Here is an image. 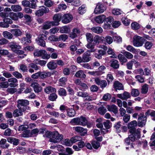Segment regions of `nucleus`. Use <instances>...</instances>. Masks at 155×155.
Returning a JSON list of instances; mask_svg holds the SVG:
<instances>
[{"label": "nucleus", "instance_id": "obj_15", "mask_svg": "<svg viewBox=\"0 0 155 155\" xmlns=\"http://www.w3.org/2000/svg\"><path fill=\"white\" fill-rule=\"evenodd\" d=\"M80 33L79 29L78 28H74L72 30V32L69 33V37L74 39L77 36V34L79 35Z\"/></svg>", "mask_w": 155, "mask_h": 155}, {"label": "nucleus", "instance_id": "obj_49", "mask_svg": "<svg viewBox=\"0 0 155 155\" xmlns=\"http://www.w3.org/2000/svg\"><path fill=\"white\" fill-rule=\"evenodd\" d=\"M122 53L128 59H131L133 57V55L131 53L128 51H124Z\"/></svg>", "mask_w": 155, "mask_h": 155}, {"label": "nucleus", "instance_id": "obj_4", "mask_svg": "<svg viewBox=\"0 0 155 155\" xmlns=\"http://www.w3.org/2000/svg\"><path fill=\"white\" fill-rule=\"evenodd\" d=\"M34 55L38 57H41L45 59H48L50 58V54H47L46 51L44 50H36L34 53Z\"/></svg>", "mask_w": 155, "mask_h": 155}, {"label": "nucleus", "instance_id": "obj_10", "mask_svg": "<svg viewBox=\"0 0 155 155\" xmlns=\"http://www.w3.org/2000/svg\"><path fill=\"white\" fill-rule=\"evenodd\" d=\"M72 15L70 13L62 14L61 22L64 24H67L70 23L73 19Z\"/></svg>", "mask_w": 155, "mask_h": 155}, {"label": "nucleus", "instance_id": "obj_64", "mask_svg": "<svg viewBox=\"0 0 155 155\" xmlns=\"http://www.w3.org/2000/svg\"><path fill=\"white\" fill-rule=\"evenodd\" d=\"M12 74L18 79L21 78L23 77L21 74L18 71H15L13 72Z\"/></svg>", "mask_w": 155, "mask_h": 155}, {"label": "nucleus", "instance_id": "obj_55", "mask_svg": "<svg viewBox=\"0 0 155 155\" xmlns=\"http://www.w3.org/2000/svg\"><path fill=\"white\" fill-rule=\"evenodd\" d=\"M68 36L66 34H62L60 35L58 38V41L61 40L63 41H65L68 39Z\"/></svg>", "mask_w": 155, "mask_h": 155}, {"label": "nucleus", "instance_id": "obj_9", "mask_svg": "<svg viewBox=\"0 0 155 155\" xmlns=\"http://www.w3.org/2000/svg\"><path fill=\"white\" fill-rule=\"evenodd\" d=\"M62 14L58 13L54 14L53 17V21H51V24L52 25V26H58L59 24V22L62 20Z\"/></svg>", "mask_w": 155, "mask_h": 155}, {"label": "nucleus", "instance_id": "obj_38", "mask_svg": "<svg viewBox=\"0 0 155 155\" xmlns=\"http://www.w3.org/2000/svg\"><path fill=\"white\" fill-rule=\"evenodd\" d=\"M86 36L87 41L88 43H92L94 41L93 36L91 33H87Z\"/></svg>", "mask_w": 155, "mask_h": 155}, {"label": "nucleus", "instance_id": "obj_7", "mask_svg": "<svg viewBox=\"0 0 155 155\" xmlns=\"http://www.w3.org/2000/svg\"><path fill=\"white\" fill-rule=\"evenodd\" d=\"M43 34H40L38 37L36 39V41L40 46L45 47V40L47 39L48 37L46 36Z\"/></svg>", "mask_w": 155, "mask_h": 155}, {"label": "nucleus", "instance_id": "obj_54", "mask_svg": "<svg viewBox=\"0 0 155 155\" xmlns=\"http://www.w3.org/2000/svg\"><path fill=\"white\" fill-rule=\"evenodd\" d=\"M113 39L114 41L119 43L122 42V38L120 36L114 35L113 36Z\"/></svg>", "mask_w": 155, "mask_h": 155}, {"label": "nucleus", "instance_id": "obj_14", "mask_svg": "<svg viewBox=\"0 0 155 155\" xmlns=\"http://www.w3.org/2000/svg\"><path fill=\"white\" fill-rule=\"evenodd\" d=\"M75 131L79 133L81 136H84L87 134V129L83 127L77 126L75 128Z\"/></svg>", "mask_w": 155, "mask_h": 155}, {"label": "nucleus", "instance_id": "obj_63", "mask_svg": "<svg viewBox=\"0 0 155 155\" xmlns=\"http://www.w3.org/2000/svg\"><path fill=\"white\" fill-rule=\"evenodd\" d=\"M88 95V94L84 91H79L77 93V95L83 97H85Z\"/></svg>", "mask_w": 155, "mask_h": 155}, {"label": "nucleus", "instance_id": "obj_32", "mask_svg": "<svg viewBox=\"0 0 155 155\" xmlns=\"http://www.w3.org/2000/svg\"><path fill=\"white\" fill-rule=\"evenodd\" d=\"M121 122L119 121L117 123H116L114 126V128L116 129V131L118 133H120L121 131V127L122 126Z\"/></svg>", "mask_w": 155, "mask_h": 155}, {"label": "nucleus", "instance_id": "obj_13", "mask_svg": "<svg viewBox=\"0 0 155 155\" xmlns=\"http://www.w3.org/2000/svg\"><path fill=\"white\" fill-rule=\"evenodd\" d=\"M12 23V19L9 18H4L3 21L0 22V27L7 28L9 26V24Z\"/></svg>", "mask_w": 155, "mask_h": 155}, {"label": "nucleus", "instance_id": "obj_43", "mask_svg": "<svg viewBox=\"0 0 155 155\" xmlns=\"http://www.w3.org/2000/svg\"><path fill=\"white\" fill-rule=\"evenodd\" d=\"M107 111L106 109L103 106L100 107L98 110V113L101 115H104Z\"/></svg>", "mask_w": 155, "mask_h": 155}, {"label": "nucleus", "instance_id": "obj_56", "mask_svg": "<svg viewBox=\"0 0 155 155\" xmlns=\"http://www.w3.org/2000/svg\"><path fill=\"white\" fill-rule=\"evenodd\" d=\"M112 22V26L114 28H117L118 27L121 25V23L120 21H117L114 20Z\"/></svg>", "mask_w": 155, "mask_h": 155}, {"label": "nucleus", "instance_id": "obj_35", "mask_svg": "<svg viewBox=\"0 0 155 155\" xmlns=\"http://www.w3.org/2000/svg\"><path fill=\"white\" fill-rule=\"evenodd\" d=\"M132 28L135 30H137L140 28L141 25L136 22H134L131 24Z\"/></svg>", "mask_w": 155, "mask_h": 155}, {"label": "nucleus", "instance_id": "obj_3", "mask_svg": "<svg viewBox=\"0 0 155 155\" xmlns=\"http://www.w3.org/2000/svg\"><path fill=\"white\" fill-rule=\"evenodd\" d=\"M17 107L22 111H25L27 106L29 104V101L26 99H19L17 101Z\"/></svg>", "mask_w": 155, "mask_h": 155}, {"label": "nucleus", "instance_id": "obj_24", "mask_svg": "<svg viewBox=\"0 0 155 155\" xmlns=\"http://www.w3.org/2000/svg\"><path fill=\"white\" fill-rule=\"evenodd\" d=\"M10 32L12 33V35H13L16 37L20 36L22 35V32L20 29L18 28L11 29Z\"/></svg>", "mask_w": 155, "mask_h": 155}, {"label": "nucleus", "instance_id": "obj_53", "mask_svg": "<svg viewBox=\"0 0 155 155\" xmlns=\"http://www.w3.org/2000/svg\"><path fill=\"white\" fill-rule=\"evenodd\" d=\"M130 116L129 114H125L123 116V120L124 123L123 124V125H124L125 123H127L130 120Z\"/></svg>", "mask_w": 155, "mask_h": 155}, {"label": "nucleus", "instance_id": "obj_31", "mask_svg": "<svg viewBox=\"0 0 155 155\" xmlns=\"http://www.w3.org/2000/svg\"><path fill=\"white\" fill-rule=\"evenodd\" d=\"M58 94L60 96L65 97L67 95V93L65 89L60 88L58 91Z\"/></svg>", "mask_w": 155, "mask_h": 155}, {"label": "nucleus", "instance_id": "obj_58", "mask_svg": "<svg viewBox=\"0 0 155 155\" xmlns=\"http://www.w3.org/2000/svg\"><path fill=\"white\" fill-rule=\"evenodd\" d=\"M67 8L66 5L64 4H60L58 6V8L55 9V12H58L61 10L65 9Z\"/></svg>", "mask_w": 155, "mask_h": 155}, {"label": "nucleus", "instance_id": "obj_25", "mask_svg": "<svg viewBox=\"0 0 155 155\" xmlns=\"http://www.w3.org/2000/svg\"><path fill=\"white\" fill-rule=\"evenodd\" d=\"M74 76L77 78L84 79H85L86 77V75L84 73L83 71L82 70H79L77 71L74 75Z\"/></svg>", "mask_w": 155, "mask_h": 155}, {"label": "nucleus", "instance_id": "obj_5", "mask_svg": "<svg viewBox=\"0 0 155 155\" xmlns=\"http://www.w3.org/2000/svg\"><path fill=\"white\" fill-rule=\"evenodd\" d=\"M49 11L48 8L44 6H41L39 7L38 9L35 11V14L36 16L41 17L44 14L48 13Z\"/></svg>", "mask_w": 155, "mask_h": 155}, {"label": "nucleus", "instance_id": "obj_46", "mask_svg": "<svg viewBox=\"0 0 155 155\" xmlns=\"http://www.w3.org/2000/svg\"><path fill=\"white\" fill-rule=\"evenodd\" d=\"M57 97L58 96L57 95L54 93H53L51 94L50 95L48 96L49 100L52 101H56Z\"/></svg>", "mask_w": 155, "mask_h": 155}, {"label": "nucleus", "instance_id": "obj_47", "mask_svg": "<svg viewBox=\"0 0 155 155\" xmlns=\"http://www.w3.org/2000/svg\"><path fill=\"white\" fill-rule=\"evenodd\" d=\"M78 85L81 87L79 89L82 91H85L88 89V87L87 85L84 83H79Z\"/></svg>", "mask_w": 155, "mask_h": 155}, {"label": "nucleus", "instance_id": "obj_18", "mask_svg": "<svg viewBox=\"0 0 155 155\" xmlns=\"http://www.w3.org/2000/svg\"><path fill=\"white\" fill-rule=\"evenodd\" d=\"M30 86L33 87L35 93H38L42 90L41 87L40 86L39 84L37 83H32Z\"/></svg>", "mask_w": 155, "mask_h": 155}, {"label": "nucleus", "instance_id": "obj_45", "mask_svg": "<svg viewBox=\"0 0 155 155\" xmlns=\"http://www.w3.org/2000/svg\"><path fill=\"white\" fill-rule=\"evenodd\" d=\"M120 62H126L127 61L124 56L121 54H119L117 56Z\"/></svg>", "mask_w": 155, "mask_h": 155}, {"label": "nucleus", "instance_id": "obj_61", "mask_svg": "<svg viewBox=\"0 0 155 155\" xmlns=\"http://www.w3.org/2000/svg\"><path fill=\"white\" fill-rule=\"evenodd\" d=\"M10 47L11 48L12 51L15 53L16 51H17V50L21 48L20 46H18L16 45H10Z\"/></svg>", "mask_w": 155, "mask_h": 155}, {"label": "nucleus", "instance_id": "obj_29", "mask_svg": "<svg viewBox=\"0 0 155 155\" xmlns=\"http://www.w3.org/2000/svg\"><path fill=\"white\" fill-rule=\"evenodd\" d=\"M126 49L128 51L133 53L137 54L140 51V49L137 50L132 46L129 45L126 47Z\"/></svg>", "mask_w": 155, "mask_h": 155}, {"label": "nucleus", "instance_id": "obj_22", "mask_svg": "<svg viewBox=\"0 0 155 155\" xmlns=\"http://www.w3.org/2000/svg\"><path fill=\"white\" fill-rule=\"evenodd\" d=\"M90 52L88 51L85 52L83 54L82 58L83 60V62H88L91 60V57H90Z\"/></svg>", "mask_w": 155, "mask_h": 155}, {"label": "nucleus", "instance_id": "obj_8", "mask_svg": "<svg viewBox=\"0 0 155 155\" xmlns=\"http://www.w3.org/2000/svg\"><path fill=\"white\" fill-rule=\"evenodd\" d=\"M106 9L105 4L103 3H98L96 6L94 12L95 14H99L103 13Z\"/></svg>", "mask_w": 155, "mask_h": 155}, {"label": "nucleus", "instance_id": "obj_51", "mask_svg": "<svg viewBox=\"0 0 155 155\" xmlns=\"http://www.w3.org/2000/svg\"><path fill=\"white\" fill-rule=\"evenodd\" d=\"M135 62V59H132L130 61L127 63L126 65L127 68L129 70L132 69V68L133 64Z\"/></svg>", "mask_w": 155, "mask_h": 155}, {"label": "nucleus", "instance_id": "obj_20", "mask_svg": "<svg viewBox=\"0 0 155 155\" xmlns=\"http://www.w3.org/2000/svg\"><path fill=\"white\" fill-rule=\"evenodd\" d=\"M105 40L103 36H99L98 35H96L94 38V43L97 44L100 43H104Z\"/></svg>", "mask_w": 155, "mask_h": 155}, {"label": "nucleus", "instance_id": "obj_52", "mask_svg": "<svg viewBox=\"0 0 155 155\" xmlns=\"http://www.w3.org/2000/svg\"><path fill=\"white\" fill-rule=\"evenodd\" d=\"M16 13L11 12L9 13V17L12 20L15 21H17L18 20V17Z\"/></svg>", "mask_w": 155, "mask_h": 155}, {"label": "nucleus", "instance_id": "obj_1", "mask_svg": "<svg viewBox=\"0 0 155 155\" xmlns=\"http://www.w3.org/2000/svg\"><path fill=\"white\" fill-rule=\"evenodd\" d=\"M87 120L85 117L81 116L80 117L74 118L71 120L70 123L76 125H81L84 126L86 125Z\"/></svg>", "mask_w": 155, "mask_h": 155}, {"label": "nucleus", "instance_id": "obj_23", "mask_svg": "<svg viewBox=\"0 0 155 155\" xmlns=\"http://www.w3.org/2000/svg\"><path fill=\"white\" fill-rule=\"evenodd\" d=\"M7 140L5 139H2L0 141V147L2 149H7L10 145L8 143H6Z\"/></svg>", "mask_w": 155, "mask_h": 155}, {"label": "nucleus", "instance_id": "obj_33", "mask_svg": "<svg viewBox=\"0 0 155 155\" xmlns=\"http://www.w3.org/2000/svg\"><path fill=\"white\" fill-rule=\"evenodd\" d=\"M91 30L96 33L100 34L102 32L103 29L100 27H94L91 28Z\"/></svg>", "mask_w": 155, "mask_h": 155}, {"label": "nucleus", "instance_id": "obj_27", "mask_svg": "<svg viewBox=\"0 0 155 155\" xmlns=\"http://www.w3.org/2000/svg\"><path fill=\"white\" fill-rule=\"evenodd\" d=\"M67 112L68 116L70 117H74L76 114L74 109L72 108H68V110H67Z\"/></svg>", "mask_w": 155, "mask_h": 155}, {"label": "nucleus", "instance_id": "obj_16", "mask_svg": "<svg viewBox=\"0 0 155 155\" xmlns=\"http://www.w3.org/2000/svg\"><path fill=\"white\" fill-rule=\"evenodd\" d=\"M8 82L9 83V86L12 87H15L18 85V81L15 78H11L8 79Z\"/></svg>", "mask_w": 155, "mask_h": 155}, {"label": "nucleus", "instance_id": "obj_28", "mask_svg": "<svg viewBox=\"0 0 155 155\" xmlns=\"http://www.w3.org/2000/svg\"><path fill=\"white\" fill-rule=\"evenodd\" d=\"M39 78L42 79H44L47 77H49L48 71H39Z\"/></svg>", "mask_w": 155, "mask_h": 155}, {"label": "nucleus", "instance_id": "obj_59", "mask_svg": "<svg viewBox=\"0 0 155 155\" xmlns=\"http://www.w3.org/2000/svg\"><path fill=\"white\" fill-rule=\"evenodd\" d=\"M104 39L105 40V42L106 41L109 44H111L113 42V38L109 35L107 36L104 38Z\"/></svg>", "mask_w": 155, "mask_h": 155}, {"label": "nucleus", "instance_id": "obj_19", "mask_svg": "<svg viewBox=\"0 0 155 155\" xmlns=\"http://www.w3.org/2000/svg\"><path fill=\"white\" fill-rule=\"evenodd\" d=\"M110 67L116 70L119 68L120 65L117 60L112 59L110 61Z\"/></svg>", "mask_w": 155, "mask_h": 155}, {"label": "nucleus", "instance_id": "obj_12", "mask_svg": "<svg viewBox=\"0 0 155 155\" xmlns=\"http://www.w3.org/2000/svg\"><path fill=\"white\" fill-rule=\"evenodd\" d=\"M147 117L143 114L138 117V126L140 127L145 126L147 122Z\"/></svg>", "mask_w": 155, "mask_h": 155}, {"label": "nucleus", "instance_id": "obj_21", "mask_svg": "<svg viewBox=\"0 0 155 155\" xmlns=\"http://www.w3.org/2000/svg\"><path fill=\"white\" fill-rule=\"evenodd\" d=\"M106 18L105 15H102L96 17L94 20L97 23L100 24L102 23L103 22H104Z\"/></svg>", "mask_w": 155, "mask_h": 155}, {"label": "nucleus", "instance_id": "obj_39", "mask_svg": "<svg viewBox=\"0 0 155 155\" xmlns=\"http://www.w3.org/2000/svg\"><path fill=\"white\" fill-rule=\"evenodd\" d=\"M82 138L79 136H75L71 138V143L73 144L77 141L81 140Z\"/></svg>", "mask_w": 155, "mask_h": 155}, {"label": "nucleus", "instance_id": "obj_60", "mask_svg": "<svg viewBox=\"0 0 155 155\" xmlns=\"http://www.w3.org/2000/svg\"><path fill=\"white\" fill-rule=\"evenodd\" d=\"M48 39L51 41H58V37L55 35H51L48 38Z\"/></svg>", "mask_w": 155, "mask_h": 155}, {"label": "nucleus", "instance_id": "obj_30", "mask_svg": "<svg viewBox=\"0 0 155 155\" xmlns=\"http://www.w3.org/2000/svg\"><path fill=\"white\" fill-rule=\"evenodd\" d=\"M23 112H24V111H22L21 110L19 109H15L13 113V116L14 117H18L19 116H21L23 115Z\"/></svg>", "mask_w": 155, "mask_h": 155}, {"label": "nucleus", "instance_id": "obj_40", "mask_svg": "<svg viewBox=\"0 0 155 155\" xmlns=\"http://www.w3.org/2000/svg\"><path fill=\"white\" fill-rule=\"evenodd\" d=\"M92 147L95 149H98L100 147V143L95 140H92L91 142Z\"/></svg>", "mask_w": 155, "mask_h": 155}, {"label": "nucleus", "instance_id": "obj_26", "mask_svg": "<svg viewBox=\"0 0 155 155\" xmlns=\"http://www.w3.org/2000/svg\"><path fill=\"white\" fill-rule=\"evenodd\" d=\"M113 86L116 90L117 89L121 90L123 89L122 84L118 81H115L113 85Z\"/></svg>", "mask_w": 155, "mask_h": 155}, {"label": "nucleus", "instance_id": "obj_62", "mask_svg": "<svg viewBox=\"0 0 155 155\" xmlns=\"http://www.w3.org/2000/svg\"><path fill=\"white\" fill-rule=\"evenodd\" d=\"M86 12L84 6L83 5L80 7L78 9V12L80 14H83Z\"/></svg>", "mask_w": 155, "mask_h": 155}, {"label": "nucleus", "instance_id": "obj_41", "mask_svg": "<svg viewBox=\"0 0 155 155\" xmlns=\"http://www.w3.org/2000/svg\"><path fill=\"white\" fill-rule=\"evenodd\" d=\"M103 124L107 129H110L112 127V123L109 120H106V121L103 122Z\"/></svg>", "mask_w": 155, "mask_h": 155}, {"label": "nucleus", "instance_id": "obj_42", "mask_svg": "<svg viewBox=\"0 0 155 155\" xmlns=\"http://www.w3.org/2000/svg\"><path fill=\"white\" fill-rule=\"evenodd\" d=\"M11 8L12 10L15 12H19L22 9L21 6L19 5H12Z\"/></svg>", "mask_w": 155, "mask_h": 155}, {"label": "nucleus", "instance_id": "obj_34", "mask_svg": "<svg viewBox=\"0 0 155 155\" xmlns=\"http://www.w3.org/2000/svg\"><path fill=\"white\" fill-rule=\"evenodd\" d=\"M70 30L69 27L67 26H64L60 29V32L62 33H68Z\"/></svg>", "mask_w": 155, "mask_h": 155}, {"label": "nucleus", "instance_id": "obj_50", "mask_svg": "<svg viewBox=\"0 0 155 155\" xmlns=\"http://www.w3.org/2000/svg\"><path fill=\"white\" fill-rule=\"evenodd\" d=\"M111 97V95L109 93H107L105 94L102 97L103 101H107L110 100Z\"/></svg>", "mask_w": 155, "mask_h": 155}, {"label": "nucleus", "instance_id": "obj_37", "mask_svg": "<svg viewBox=\"0 0 155 155\" xmlns=\"http://www.w3.org/2000/svg\"><path fill=\"white\" fill-rule=\"evenodd\" d=\"M22 136L24 137H32L31 131L30 130L27 129L24 130L22 133Z\"/></svg>", "mask_w": 155, "mask_h": 155}, {"label": "nucleus", "instance_id": "obj_2", "mask_svg": "<svg viewBox=\"0 0 155 155\" xmlns=\"http://www.w3.org/2000/svg\"><path fill=\"white\" fill-rule=\"evenodd\" d=\"M63 136L62 134H60L58 132L52 131L51 138L49 139L50 142L54 143L60 142L63 138Z\"/></svg>", "mask_w": 155, "mask_h": 155}, {"label": "nucleus", "instance_id": "obj_17", "mask_svg": "<svg viewBox=\"0 0 155 155\" xmlns=\"http://www.w3.org/2000/svg\"><path fill=\"white\" fill-rule=\"evenodd\" d=\"M55 60H51L48 62L47 64L48 68L49 70H54L56 69L58 66L56 63Z\"/></svg>", "mask_w": 155, "mask_h": 155}, {"label": "nucleus", "instance_id": "obj_44", "mask_svg": "<svg viewBox=\"0 0 155 155\" xmlns=\"http://www.w3.org/2000/svg\"><path fill=\"white\" fill-rule=\"evenodd\" d=\"M148 85L146 84L143 85L141 89V93L143 94H147L148 90Z\"/></svg>", "mask_w": 155, "mask_h": 155}, {"label": "nucleus", "instance_id": "obj_48", "mask_svg": "<svg viewBox=\"0 0 155 155\" xmlns=\"http://www.w3.org/2000/svg\"><path fill=\"white\" fill-rule=\"evenodd\" d=\"M131 95L134 97H136L138 96L140 93L139 91L137 89H133L131 91Z\"/></svg>", "mask_w": 155, "mask_h": 155}, {"label": "nucleus", "instance_id": "obj_6", "mask_svg": "<svg viewBox=\"0 0 155 155\" xmlns=\"http://www.w3.org/2000/svg\"><path fill=\"white\" fill-rule=\"evenodd\" d=\"M145 40H146L142 37L137 36L133 38V44L135 47H140L143 45Z\"/></svg>", "mask_w": 155, "mask_h": 155}, {"label": "nucleus", "instance_id": "obj_57", "mask_svg": "<svg viewBox=\"0 0 155 155\" xmlns=\"http://www.w3.org/2000/svg\"><path fill=\"white\" fill-rule=\"evenodd\" d=\"M30 2L31 3L30 4V7L31 8L33 9H35L37 6L36 5L37 2H38V1L35 0H29Z\"/></svg>", "mask_w": 155, "mask_h": 155}, {"label": "nucleus", "instance_id": "obj_36", "mask_svg": "<svg viewBox=\"0 0 155 155\" xmlns=\"http://www.w3.org/2000/svg\"><path fill=\"white\" fill-rule=\"evenodd\" d=\"M2 35L5 38L11 39L13 37L12 33L7 31H4L3 32Z\"/></svg>", "mask_w": 155, "mask_h": 155}, {"label": "nucleus", "instance_id": "obj_11", "mask_svg": "<svg viewBox=\"0 0 155 155\" xmlns=\"http://www.w3.org/2000/svg\"><path fill=\"white\" fill-rule=\"evenodd\" d=\"M114 20V18L111 16L107 17L104 21V24L103 26V28L105 29H111L112 27L111 25Z\"/></svg>", "mask_w": 155, "mask_h": 155}]
</instances>
